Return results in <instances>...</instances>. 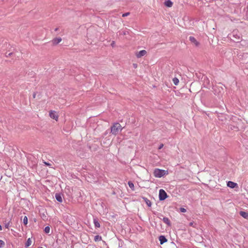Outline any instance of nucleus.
Wrapping results in <instances>:
<instances>
[{
    "mask_svg": "<svg viewBox=\"0 0 248 248\" xmlns=\"http://www.w3.org/2000/svg\"><path fill=\"white\" fill-rule=\"evenodd\" d=\"M213 89L214 93L219 97L221 96L224 93V89L221 83H218V85L214 86Z\"/></svg>",
    "mask_w": 248,
    "mask_h": 248,
    "instance_id": "1",
    "label": "nucleus"
},
{
    "mask_svg": "<svg viewBox=\"0 0 248 248\" xmlns=\"http://www.w3.org/2000/svg\"><path fill=\"white\" fill-rule=\"evenodd\" d=\"M122 129L121 125L118 123H115L111 126L110 133L113 135H116L119 132L121 131Z\"/></svg>",
    "mask_w": 248,
    "mask_h": 248,
    "instance_id": "2",
    "label": "nucleus"
},
{
    "mask_svg": "<svg viewBox=\"0 0 248 248\" xmlns=\"http://www.w3.org/2000/svg\"><path fill=\"white\" fill-rule=\"evenodd\" d=\"M167 174V171L159 169H155L154 171V175L156 178H160Z\"/></svg>",
    "mask_w": 248,
    "mask_h": 248,
    "instance_id": "3",
    "label": "nucleus"
},
{
    "mask_svg": "<svg viewBox=\"0 0 248 248\" xmlns=\"http://www.w3.org/2000/svg\"><path fill=\"white\" fill-rule=\"evenodd\" d=\"M167 194L164 190L161 189L159 192V199L160 201H164L167 198Z\"/></svg>",
    "mask_w": 248,
    "mask_h": 248,
    "instance_id": "4",
    "label": "nucleus"
},
{
    "mask_svg": "<svg viewBox=\"0 0 248 248\" xmlns=\"http://www.w3.org/2000/svg\"><path fill=\"white\" fill-rule=\"evenodd\" d=\"M189 40L191 42V43H192L196 46H199V45H200L199 42H198L197 41V40L193 36H190L189 37Z\"/></svg>",
    "mask_w": 248,
    "mask_h": 248,
    "instance_id": "5",
    "label": "nucleus"
},
{
    "mask_svg": "<svg viewBox=\"0 0 248 248\" xmlns=\"http://www.w3.org/2000/svg\"><path fill=\"white\" fill-rule=\"evenodd\" d=\"M49 114L50 117L51 118H52L53 119H55L56 121L58 119V116L56 112L55 111L51 110L49 112Z\"/></svg>",
    "mask_w": 248,
    "mask_h": 248,
    "instance_id": "6",
    "label": "nucleus"
},
{
    "mask_svg": "<svg viewBox=\"0 0 248 248\" xmlns=\"http://www.w3.org/2000/svg\"><path fill=\"white\" fill-rule=\"evenodd\" d=\"M147 52L145 50H142L139 52H137L136 54V56L137 58H140L144 56L146 54Z\"/></svg>",
    "mask_w": 248,
    "mask_h": 248,
    "instance_id": "7",
    "label": "nucleus"
},
{
    "mask_svg": "<svg viewBox=\"0 0 248 248\" xmlns=\"http://www.w3.org/2000/svg\"><path fill=\"white\" fill-rule=\"evenodd\" d=\"M55 198L59 202H62V195L60 193H56L55 195Z\"/></svg>",
    "mask_w": 248,
    "mask_h": 248,
    "instance_id": "8",
    "label": "nucleus"
},
{
    "mask_svg": "<svg viewBox=\"0 0 248 248\" xmlns=\"http://www.w3.org/2000/svg\"><path fill=\"white\" fill-rule=\"evenodd\" d=\"M159 240L161 245L167 241V238L164 235H161L159 237Z\"/></svg>",
    "mask_w": 248,
    "mask_h": 248,
    "instance_id": "9",
    "label": "nucleus"
},
{
    "mask_svg": "<svg viewBox=\"0 0 248 248\" xmlns=\"http://www.w3.org/2000/svg\"><path fill=\"white\" fill-rule=\"evenodd\" d=\"M237 184L232 181H228L227 183V186L231 188H234Z\"/></svg>",
    "mask_w": 248,
    "mask_h": 248,
    "instance_id": "10",
    "label": "nucleus"
},
{
    "mask_svg": "<svg viewBox=\"0 0 248 248\" xmlns=\"http://www.w3.org/2000/svg\"><path fill=\"white\" fill-rule=\"evenodd\" d=\"M62 40L60 37L55 38L53 39L52 43L54 45H57L62 41Z\"/></svg>",
    "mask_w": 248,
    "mask_h": 248,
    "instance_id": "11",
    "label": "nucleus"
},
{
    "mask_svg": "<svg viewBox=\"0 0 248 248\" xmlns=\"http://www.w3.org/2000/svg\"><path fill=\"white\" fill-rule=\"evenodd\" d=\"M239 214L244 218L248 219V213L245 211H240Z\"/></svg>",
    "mask_w": 248,
    "mask_h": 248,
    "instance_id": "12",
    "label": "nucleus"
},
{
    "mask_svg": "<svg viewBox=\"0 0 248 248\" xmlns=\"http://www.w3.org/2000/svg\"><path fill=\"white\" fill-rule=\"evenodd\" d=\"M143 199L149 207H151L152 205V202H151L148 200L147 198L143 197Z\"/></svg>",
    "mask_w": 248,
    "mask_h": 248,
    "instance_id": "13",
    "label": "nucleus"
},
{
    "mask_svg": "<svg viewBox=\"0 0 248 248\" xmlns=\"http://www.w3.org/2000/svg\"><path fill=\"white\" fill-rule=\"evenodd\" d=\"M165 5L167 7H171L172 5V2L170 0H168L165 2Z\"/></svg>",
    "mask_w": 248,
    "mask_h": 248,
    "instance_id": "14",
    "label": "nucleus"
},
{
    "mask_svg": "<svg viewBox=\"0 0 248 248\" xmlns=\"http://www.w3.org/2000/svg\"><path fill=\"white\" fill-rule=\"evenodd\" d=\"M163 222L164 223H165L166 224H167L169 226L170 225V221L168 217H163Z\"/></svg>",
    "mask_w": 248,
    "mask_h": 248,
    "instance_id": "15",
    "label": "nucleus"
},
{
    "mask_svg": "<svg viewBox=\"0 0 248 248\" xmlns=\"http://www.w3.org/2000/svg\"><path fill=\"white\" fill-rule=\"evenodd\" d=\"M93 222H94V226L95 227L99 228L100 227V223H99V222L97 221V219H94Z\"/></svg>",
    "mask_w": 248,
    "mask_h": 248,
    "instance_id": "16",
    "label": "nucleus"
},
{
    "mask_svg": "<svg viewBox=\"0 0 248 248\" xmlns=\"http://www.w3.org/2000/svg\"><path fill=\"white\" fill-rule=\"evenodd\" d=\"M31 238H29L28 239L26 243H25V247H29L31 245Z\"/></svg>",
    "mask_w": 248,
    "mask_h": 248,
    "instance_id": "17",
    "label": "nucleus"
},
{
    "mask_svg": "<svg viewBox=\"0 0 248 248\" xmlns=\"http://www.w3.org/2000/svg\"><path fill=\"white\" fill-rule=\"evenodd\" d=\"M101 240H102V237L101 236H99V235H97L94 236V240L95 242L101 241Z\"/></svg>",
    "mask_w": 248,
    "mask_h": 248,
    "instance_id": "18",
    "label": "nucleus"
},
{
    "mask_svg": "<svg viewBox=\"0 0 248 248\" xmlns=\"http://www.w3.org/2000/svg\"><path fill=\"white\" fill-rule=\"evenodd\" d=\"M172 81L175 85H177L179 82V79L176 78H173Z\"/></svg>",
    "mask_w": 248,
    "mask_h": 248,
    "instance_id": "19",
    "label": "nucleus"
},
{
    "mask_svg": "<svg viewBox=\"0 0 248 248\" xmlns=\"http://www.w3.org/2000/svg\"><path fill=\"white\" fill-rule=\"evenodd\" d=\"M128 186H129L132 189V190H134V184L131 182V181H129L128 182Z\"/></svg>",
    "mask_w": 248,
    "mask_h": 248,
    "instance_id": "20",
    "label": "nucleus"
},
{
    "mask_svg": "<svg viewBox=\"0 0 248 248\" xmlns=\"http://www.w3.org/2000/svg\"><path fill=\"white\" fill-rule=\"evenodd\" d=\"M16 56V53H14V52H10V53L6 52V57H10V56Z\"/></svg>",
    "mask_w": 248,
    "mask_h": 248,
    "instance_id": "21",
    "label": "nucleus"
},
{
    "mask_svg": "<svg viewBox=\"0 0 248 248\" xmlns=\"http://www.w3.org/2000/svg\"><path fill=\"white\" fill-rule=\"evenodd\" d=\"M50 227L49 226H46L45 228L44 231L46 233H48L50 232Z\"/></svg>",
    "mask_w": 248,
    "mask_h": 248,
    "instance_id": "22",
    "label": "nucleus"
},
{
    "mask_svg": "<svg viewBox=\"0 0 248 248\" xmlns=\"http://www.w3.org/2000/svg\"><path fill=\"white\" fill-rule=\"evenodd\" d=\"M10 223H11V220H9L8 222L5 221V227L6 228L9 229Z\"/></svg>",
    "mask_w": 248,
    "mask_h": 248,
    "instance_id": "23",
    "label": "nucleus"
},
{
    "mask_svg": "<svg viewBox=\"0 0 248 248\" xmlns=\"http://www.w3.org/2000/svg\"><path fill=\"white\" fill-rule=\"evenodd\" d=\"M23 223L24 225H27L28 224V218L26 216H25L23 218Z\"/></svg>",
    "mask_w": 248,
    "mask_h": 248,
    "instance_id": "24",
    "label": "nucleus"
},
{
    "mask_svg": "<svg viewBox=\"0 0 248 248\" xmlns=\"http://www.w3.org/2000/svg\"><path fill=\"white\" fill-rule=\"evenodd\" d=\"M5 245V243L3 241L0 240V248H2Z\"/></svg>",
    "mask_w": 248,
    "mask_h": 248,
    "instance_id": "25",
    "label": "nucleus"
},
{
    "mask_svg": "<svg viewBox=\"0 0 248 248\" xmlns=\"http://www.w3.org/2000/svg\"><path fill=\"white\" fill-rule=\"evenodd\" d=\"M180 210L181 212H183V213H185L186 212V209L184 208H180Z\"/></svg>",
    "mask_w": 248,
    "mask_h": 248,
    "instance_id": "26",
    "label": "nucleus"
},
{
    "mask_svg": "<svg viewBox=\"0 0 248 248\" xmlns=\"http://www.w3.org/2000/svg\"><path fill=\"white\" fill-rule=\"evenodd\" d=\"M129 14H130V13L129 12L125 13L123 14L122 16L125 17V16H128Z\"/></svg>",
    "mask_w": 248,
    "mask_h": 248,
    "instance_id": "27",
    "label": "nucleus"
},
{
    "mask_svg": "<svg viewBox=\"0 0 248 248\" xmlns=\"http://www.w3.org/2000/svg\"><path fill=\"white\" fill-rule=\"evenodd\" d=\"M163 147V144H161L158 147V149H161Z\"/></svg>",
    "mask_w": 248,
    "mask_h": 248,
    "instance_id": "28",
    "label": "nucleus"
},
{
    "mask_svg": "<svg viewBox=\"0 0 248 248\" xmlns=\"http://www.w3.org/2000/svg\"><path fill=\"white\" fill-rule=\"evenodd\" d=\"M133 67H134V68H137V64H136V63H134V64H133Z\"/></svg>",
    "mask_w": 248,
    "mask_h": 248,
    "instance_id": "29",
    "label": "nucleus"
},
{
    "mask_svg": "<svg viewBox=\"0 0 248 248\" xmlns=\"http://www.w3.org/2000/svg\"><path fill=\"white\" fill-rule=\"evenodd\" d=\"M115 43L114 41H112V42L111 44V45L113 46H114Z\"/></svg>",
    "mask_w": 248,
    "mask_h": 248,
    "instance_id": "30",
    "label": "nucleus"
},
{
    "mask_svg": "<svg viewBox=\"0 0 248 248\" xmlns=\"http://www.w3.org/2000/svg\"><path fill=\"white\" fill-rule=\"evenodd\" d=\"M36 97V93H34L33 94V97L34 98H35Z\"/></svg>",
    "mask_w": 248,
    "mask_h": 248,
    "instance_id": "31",
    "label": "nucleus"
},
{
    "mask_svg": "<svg viewBox=\"0 0 248 248\" xmlns=\"http://www.w3.org/2000/svg\"><path fill=\"white\" fill-rule=\"evenodd\" d=\"M193 224H194V222H190L189 223V225L191 226H193Z\"/></svg>",
    "mask_w": 248,
    "mask_h": 248,
    "instance_id": "32",
    "label": "nucleus"
},
{
    "mask_svg": "<svg viewBox=\"0 0 248 248\" xmlns=\"http://www.w3.org/2000/svg\"><path fill=\"white\" fill-rule=\"evenodd\" d=\"M58 30H59V28H56V29H55L54 31H58Z\"/></svg>",
    "mask_w": 248,
    "mask_h": 248,
    "instance_id": "33",
    "label": "nucleus"
},
{
    "mask_svg": "<svg viewBox=\"0 0 248 248\" xmlns=\"http://www.w3.org/2000/svg\"><path fill=\"white\" fill-rule=\"evenodd\" d=\"M2 229V227H1V226L0 225V231Z\"/></svg>",
    "mask_w": 248,
    "mask_h": 248,
    "instance_id": "34",
    "label": "nucleus"
},
{
    "mask_svg": "<svg viewBox=\"0 0 248 248\" xmlns=\"http://www.w3.org/2000/svg\"><path fill=\"white\" fill-rule=\"evenodd\" d=\"M38 248H42V247H39Z\"/></svg>",
    "mask_w": 248,
    "mask_h": 248,
    "instance_id": "35",
    "label": "nucleus"
}]
</instances>
